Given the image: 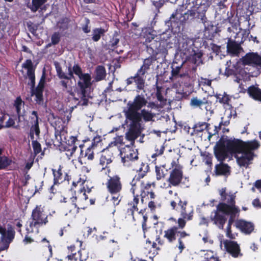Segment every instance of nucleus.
<instances>
[{"label":"nucleus","mask_w":261,"mask_h":261,"mask_svg":"<svg viewBox=\"0 0 261 261\" xmlns=\"http://www.w3.org/2000/svg\"><path fill=\"white\" fill-rule=\"evenodd\" d=\"M147 102L144 96L138 95L132 103L128 104L129 107L126 114L127 118L131 121L129 130H141L144 129L143 121L140 119V113L138 111L145 106Z\"/></svg>","instance_id":"nucleus-1"},{"label":"nucleus","mask_w":261,"mask_h":261,"mask_svg":"<svg viewBox=\"0 0 261 261\" xmlns=\"http://www.w3.org/2000/svg\"><path fill=\"white\" fill-rule=\"evenodd\" d=\"M73 71L79 78L77 85L81 89L80 91L77 92L79 100L77 104L86 106L88 103V99L86 96V89L91 85V77L88 73H83L81 68L77 65H74L73 66Z\"/></svg>","instance_id":"nucleus-2"},{"label":"nucleus","mask_w":261,"mask_h":261,"mask_svg":"<svg viewBox=\"0 0 261 261\" xmlns=\"http://www.w3.org/2000/svg\"><path fill=\"white\" fill-rule=\"evenodd\" d=\"M55 136L59 143H65L60 146V150L67 152L66 155L68 157L72 156L77 148L75 145V142L78 141L77 137L68 136V132H55Z\"/></svg>","instance_id":"nucleus-3"},{"label":"nucleus","mask_w":261,"mask_h":261,"mask_svg":"<svg viewBox=\"0 0 261 261\" xmlns=\"http://www.w3.org/2000/svg\"><path fill=\"white\" fill-rule=\"evenodd\" d=\"M219 194L221 196L220 200L222 201L218 204V208L222 212H232L240 210L239 207L236 205V197L234 193H226V188H223L219 190Z\"/></svg>","instance_id":"nucleus-4"},{"label":"nucleus","mask_w":261,"mask_h":261,"mask_svg":"<svg viewBox=\"0 0 261 261\" xmlns=\"http://www.w3.org/2000/svg\"><path fill=\"white\" fill-rule=\"evenodd\" d=\"M50 217L51 215H47L43 206L41 205H36L32 212V221L30 222V227L33 229L45 225L48 223V219Z\"/></svg>","instance_id":"nucleus-5"},{"label":"nucleus","mask_w":261,"mask_h":261,"mask_svg":"<svg viewBox=\"0 0 261 261\" xmlns=\"http://www.w3.org/2000/svg\"><path fill=\"white\" fill-rule=\"evenodd\" d=\"M164 233V238L166 239L169 243L174 242L176 240L177 237H178V245L177 247L179 250L180 253H181L183 250L185 248L182 239L187 237L190 236V234L188 233L185 231L177 230V228L175 226H173L168 228L167 230H165Z\"/></svg>","instance_id":"nucleus-6"},{"label":"nucleus","mask_w":261,"mask_h":261,"mask_svg":"<svg viewBox=\"0 0 261 261\" xmlns=\"http://www.w3.org/2000/svg\"><path fill=\"white\" fill-rule=\"evenodd\" d=\"M120 155L123 165L127 167L132 166L139 160L138 150L133 145H127L120 149Z\"/></svg>","instance_id":"nucleus-7"},{"label":"nucleus","mask_w":261,"mask_h":261,"mask_svg":"<svg viewBox=\"0 0 261 261\" xmlns=\"http://www.w3.org/2000/svg\"><path fill=\"white\" fill-rule=\"evenodd\" d=\"M86 189L85 187L81 188L77 195L72 196L70 198L71 205L70 207L68 208L69 213L79 212L80 209H85L88 205L87 200L88 199V195L86 193Z\"/></svg>","instance_id":"nucleus-8"},{"label":"nucleus","mask_w":261,"mask_h":261,"mask_svg":"<svg viewBox=\"0 0 261 261\" xmlns=\"http://www.w3.org/2000/svg\"><path fill=\"white\" fill-rule=\"evenodd\" d=\"M106 186L107 191L110 194H118L123 190V184L121 176L115 174L108 176Z\"/></svg>","instance_id":"nucleus-9"},{"label":"nucleus","mask_w":261,"mask_h":261,"mask_svg":"<svg viewBox=\"0 0 261 261\" xmlns=\"http://www.w3.org/2000/svg\"><path fill=\"white\" fill-rule=\"evenodd\" d=\"M154 182H148L145 184L142 182L141 184L140 198L141 202L143 204L149 199H153L155 198L156 195L154 192L155 188Z\"/></svg>","instance_id":"nucleus-10"},{"label":"nucleus","mask_w":261,"mask_h":261,"mask_svg":"<svg viewBox=\"0 0 261 261\" xmlns=\"http://www.w3.org/2000/svg\"><path fill=\"white\" fill-rule=\"evenodd\" d=\"M182 166L180 165H176L170 172L167 181L169 183V187H178L180 184H184L182 182L183 178Z\"/></svg>","instance_id":"nucleus-11"},{"label":"nucleus","mask_w":261,"mask_h":261,"mask_svg":"<svg viewBox=\"0 0 261 261\" xmlns=\"http://www.w3.org/2000/svg\"><path fill=\"white\" fill-rule=\"evenodd\" d=\"M214 153L218 161L223 162L230 154L226 142L223 140L218 141L214 148Z\"/></svg>","instance_id":"nucleus-12"},{"label":"nucleus","mask_w":261,"mask_h":261,"mask_svg":"<svg viewBox=\"0 0 261 261\" xmlns=\"http://www.w3.org/2000/svg\"><path fill=\"white\" fill-rule=\"evenodd\" d=\"M140 166L138 169H136L137 174H136L133 178L132 182V188H130V192L133 195V192L135 194H138L136 192L137 186L136 185V182L140 180L141 179L143 178L146 174L148 171V166L145 165L142 161H139Z\"/></svg>","instance_id":"nucleus-13"},{"label":"nucleus","mask_w":261,"mask_h":261,"mask_svg":"<svg viewBox=\"0 0 261 261\" xmlns=\"http://www.w3.org/2000/svg\"><path fill=\"white\" fill-rule=\"evenodd\" d=\"M224 245L226 251L233 257L237 258L243 256L240 245L236 241L226 240L224 242Z\"/></svg>","instance_id":"nucleus-14"},{"label":"nucleus","mask_w":261,"mask_h":261,"mask_svg":"<svg viewBox=\"0 0 261 261\" xmlns=\"http://www.w3.org/2000/svg\"><path fill=\"white\" fill-rule=\"evenodd\" d=\"M177 204L179 208V212L181 217L186 218V220L188 221L192 220L193 219L194 214V210L193 207H188V201L186 200L182 201L180 198H179Z\"/></svg>","instance_id":"nucleus-15"},{"label":"nucleus","mask_w":261,"mask_h":261,"mask_svg":"<svg viewBox=\"0 0 261 261\" xmlns=\"http://www.w3.org/2000/svg\"><path fill=\"white\" fill-rule=\"evenodd\" d=\"M217 209L212 213L211 219L214 224L217 225L220 229H223L224 225L227 221L226 215L222 213V212L219 210L218 205Z\"/></svg>","instance_id":"nucleus-16"},{"label":"nucleus","mask_w":261,"mask_h":261,"mask_svg":"<svg viewBox=\"0 0 261 261\" xmlns=\"http://www.w3.org/2000/svg\"><path fill=\"white\" fill-rule=\"evenodd\" d=\"M114 159V153L112 149L107 147L103 149L99 159V164L102 166V169L108 168V165L111 164Z\"/></svg>","instance_id":"nucleus-17"},{"label":"nucleus","mask_w":261,"mask_h":261,"mask_svg":"<svg viewBox=\"0 0 261 261\" xmlns=\"http://www.w3.org/2000/svg\"><path fill=\"white\" fill-rule=\"evenodd\" d=\"M242 62L245 65H249L252 66H261V57L257 53H249L243 58Z\"/></svg>","instance_id":"nucleus-18"},{"label":"nucleus","mask_w":261,"mask_h":261,"mask_svg":"<svg viewBox=\"0 0 261 261\" xmlns=\"http://www.w3.org/2000/svg\"><path fill=\"white\" fill-rule=\"evenodd\" d=\"M230 154L243 152V141L239 139L226 141Z\"/></svg>","instance_id":"nucleus-19"},{"label":"nucleus","mask_w":261,"mask_h":261,"mask_svg":"<svg viewBox=\"0 0 261 261\" xmlns=\"http://www.w3.org/2000/svg\"><path fill=\"white\" fill-rule=\"evenodd\" d=\"M235 226L242 232L246 234H250L254 229V225L252 222L243 219L237 220Z\"/></svg>","instance_id":"nucleus-20"},{"label":"nucleus","mask_w":261,"mask_h":261,"mask_svg":"<svg viewBox=\"0 0 261 261\" xmlns=\"http://www.w3.org/2000/svg\"><path fill=\"white\" fill-rule=\"evenodd\" d=\"M133 200L128 203V205L130 206L129 208H128L126 211L127 216H130L133 219H135L134 213L135 211H138L139 208L138 207V204H139L140 194H135L133 192Z\"/></svg>","instance_id":"nucleus-21"},{"label":"nucleus","mask_w":261,"mask_h":261,"mask_svg":"<svg viewBox=\"0 0 261 261\" xmlns=\"http://www.w3.org/2000/svg\"><path fill=\"white\" fill-rule=\"evenodd\" d=\"M241 156H235L238 164L241 167H247L250 164V162L253 159L254 153L242 152Z\"/></svg>","instance_id":"nucleus-22"},{"label":"nucleus","mask_w":261,"mask_h":261,"mask_svg":"<svg viewBox=\"0 0 261 261\" xmlns=\"http://www.w3.org/2000/svg\"><path fill=\"white\" fill-rule=\"evenodd\" d=\"M215 174L216 176H228L230 174V167L228 164L220 162L215 167Z\"/></svg>","instance_id":"nucleus-23"},{"label":"nucleus","mask_w":261,"mask_h":261,"mask_svg":"<svg viewBox=\"0 0 261 261\" xmlns=\"http://www.w3.org/2000/svg\"><path fill=\"white\" fill-rule=\"evenodd\" d=\"M22 68L27 70V76L31 81V84L32 87L35 85L34 69L33 63L31 60H27L22 65Z\"/></svg>","instance_id":"nucleus-24"},{"label":"nucleus","mask_w":261,"mask_h":261,"mask_svg":"<svg viewBox=\"0 0 261 261\" xmlns=\"http://www.w3.org/2000/svg\"><path fill=\"white\" fill-rule=\"evenodd\" d=\"M259 146L260 144L256 140L243 141V152L254 153V150L257 149Z\"/></svg>","instance_id":"nucleus-25"},{"label":"nucleus","mask_w":261,"mask_h":261,"mask_svg":"<svg viewBox=\"0 0 261 261\" xmlns=\"http://www.w3.org/2000/svg\"><path fill=\"white\" fill-rule=\"evenodd\" d=\"M81 149V155L82 157L87 158L89 161H92L94 158V148L91 147L90 146L88 147L85 150H84L85 147L84 144L79 145Z\"/></svg>","instance_id":"nucleus-26"},{"label":"nucleus","mask_w":261,"mask_h":261,"mask_svg":"<svg viewBox=\"0 0 261 261\" xmlns=\"http://www.w3.org/2000/svg\"><path fill=\"white\" fill-rule=\"evenodd\" d=\"M56 68L57 75L60 79L70 80L73 77V67L72 68L70 66L68 67V73H64L62 71L61 66L58 63L56 64Z\"/></svg>","instance_id":"nucleus-27"},{"label":"nucleus","mask_w":261,"mask_h":261,"mask_svg":"<svg viewBox=\"0 0 261 261\" xmlns=\"http://www.w3.org/2000/svg\"><path fill=\"white\" fill-rule=\"evenodd\" d=\"M227 50L232 56H238L241 51L239 44L234 41H229L227 44Z\"/></svg>","instance_id":"nucleus-28"},{"label":"nucleus","mask_w":261,"mask_h":261,"mask_svg":"<svg viewBox=\"0 0 261 261\" xmlns=\"http://www.w3.org/2000/svg\"><path fill=\"white\" fill-rule=\"evenodd\" d=\"M155 172L156 174V178L158 180L163 178L167 174L168 170L166 168V164L162 165H156L155 166Z\"/></svg>","instance_id":"nucleus-29"},{"label":"nucleus","mask_w":261,"mask_h":261,"mask_svg":"<svg viewBox=\"0 0 261 261\" xmlns=\"http://www.w3.org/2000/svg\"><path fill=\"white\" fill-rule=\"evenodd\" d=\"M207 104V100L203 98L202 99L198 98L197 97H193L190 100V105L194 108H199L201 109V107L204 105Z\"/></svg>","instance_id":"nucleus-30"},{"label":"nucleus","mask_w":261,"mask_h":261,"mask_svg":"<svg viewBox=\"0 0 261 261\" xmlns=\"http://www.w3.org/2000/svg\"><path fill=\"white\" fill-rule=\"evenodd\" d=\"M91 140L92 142L90 146H91V147L94 148V149H96L97 147L98 146L99 144L101 143L102 137L101 136L96 135L93 136L92 137H87L85 138L83 140V142L84 143H85L88 141H90Z\"/></svg>","instance_id":"nucleus-31"},{"label":"nucleus","mask_w":261,"mask_h":261,"mask_svg":"<svg viewBox=\"0 0 261 261\" xmlns=\"http://www.w3.org/2000/svg\"><path fill=\"white\" fill-rule=\"evenodd\" d=\"M52 171L54 175V185H57L62 183L65 180L63 178V173L61 166L59 167L57 170L53 169Z\"/></svg>","instance_id":"nucleus-32"},{"label":"nucleus","mask_w":261,"mask_h":261,"mask_svg":"<svg viewBox=\"0 0 261 261\" xmlns=\"http://www.w3.org/2000/svg\"><path fill=\"white\" fill-rule=\"evenodd\" d=\"M248 92L250 96L256 100L261 101V90L254 86L250 87Z\"/></svg>","instance_id":"nucleus-33"},{"label":"nucleus","mask_w":261,"mask_h":261,"mask_svg":"<svg viewBox=\"0 0 261 261\" xmlns=\"http://www.w3.org/2000/svg\"><path fill=\"white\" fill-rule=\"evenodd\" d=\"M140 119L142 120V118L145 121H152L155 116V114L146 109L142 110L140 113Z\"/></svg>","instance_id":"nucleus-34"},{"label":"nucleus","mask_w":261,"mask_h":261,"mask_svg":"<svg viewBox=\"0 0 261 261\" xmlns=\"http://www.w3.org/2000/svg\"><path fill=\"white\" fill-rule=\"evenodd\" d=\"M152 63V59L148 58L144 60L143 64L140 69L138 70L139 74H145L147 70L149 69L150 66Z\"/></svg>","instance_id":"nucleus-35"},{"label":"nucleus","mask_w":261,"mask_h":261,"mask_svg":"<svg viewBox=\"0 0 261 261\" xmlns=\"http://www.w3.org/2000/svg\"><path fill=\"white\" fill-rule=\"evenodd\" d=\"M141 132H126L125 138L128 141H130V144L129 145L134 146L135 140L138 139L139 133Z\"/></svg>","instance_id":"nucleus-36"},{"label":"nucleus","mask_w":261,"mask_h":261,"mask_svg":"<svg viewBox=\"0 0 261 261\" xmlns=\"http://www.w3.org/2000/svg\"><path fill=\"white\" fill-rule=\"evenodd\" d=\"M144 75V74H139V71H137L135 75V82L137 85V88L140 90L143 89L144 86L145 79Z\"/></svg>","instance_id":"nucleus-37"},{"label":"nucleus","mask_w":261,"mask_h":261,"mask_svg":"<svg viewBox=\"0 0 261 261\" xmlns=\"http://www.w3.org/2000/svg\"><path fill=\"white\" fill-rule=\"evenodd\" d=\"M6 242L8 243H10L15 237V232L14 231V228L12 226L10 225H8V229L7 232H6Z\"/></svg>","instance_id":"nucleus-38"},{"label":"nucleus","mask_w":261,"mask_h":261,"mask_svg":"<svg viewBox=\"0 0 261 261\" xmlns=\"http://www.w3.org/2000/svg\"><path fill=\"white\" fill-rule=\"evenodd\" d=\"M95 80L96 81H101L103 79L106 75L105 68L101 66H98L96 67Z\"/></svg>","instance_id":"nucleus-39"},{"label":"nucleus","mask_w":261,"mask_h":261,"mask_svg":"<svg viewBox=\"0 0 261 261\" xmlns=\"http://www.w3.org/2000/svg\"><path fill=\"white\" fill-rule=\"evenodd\" d=\"M23 106L24 103L21 99L19 97L17 98L15 101L14 107L16 109L19 119H20V116L23 114V110L21 112V109L23 108Z\"/></svg>","instance_id":"nucleus-40"},{"label":"nucleus","mask_w":261,"mask_h":261,"mask_svg":"<svg viewBox=\"0 0 261 261\" xmlns=\"http://www.w3.org/2000/svg\"><path fill=\"white\" fill-rule=\"evenodd\" d=\"M240 212V210H238L237 212L232 211V212H230L229 211H227V212H222V213L225 214L226 215L229 216L227 227L231 228V225L235 221L237 214L239 215Z\"/></svg>","instance_id":"nucleus-41"},{"label":"nucleus","mask_w":261,"mask_h":261,"mask_svg":"<svg viewBox=\"0 0 261 261\" xmlns=\"http://www.w3.org/2000/svg\"><path fill=\"white\" fill-rule=\"evenodd\" d=\"M12 163V161L9 159L7 156H0V170L5 169L10 166Z\"/></svg>","instance_id":"nucleus-42"},{"label":"nucleus","mask_w":261,"mask_h":261,"mask_svg":"<svg viewBox=\"0 0 261 261\" xmlns=\"http://www.w3.org/2000/svg\"><path fill=\"white\" fill-rule=\"evenodd\" d=\"M123 136H117L114 138L113 140L111 141L107 146L110 149H112V147L116 146L118 145H121L123 144Z\"/></svg>","instance_id":"nucleus-43"},{"label":"nucleus","mask_w":261,"mask_h":261,"mask_svg":"<svg viewBox=\"0 0 261 261\" xmlns=\"http://www.w3.org/2000/svg\"><path fill=\"white\" fill-rule=\"evenodd\" d=\"M32 130H39L38 116L36 111H33L31 116Z\"/></svg>","instance_id":"nucleus-44"},{"label":"nucleus","mask_w":261,"mask_h":261,"mask_svg":"<svg viewBox=\"0 0 261 261\" xmlns=\"http://www.w3.org/2000/svg\"><path fill=\"white\" fill-rule=\"evenodd\" d=\"M42 92L43 87H38L35 90L32 92V95H35L36 101L37 102L40 103L42 100Z\"/></svg>","instance_id":"nucleus-45"},{"label":"nucleus","mask_w":261,"mask_h":261,"mask_svg":"<svg viewBox=\"0 0 261 261\" xmlns=\"http://www.w3.org/2000/svg\"><path fill=\"white\" fill-rule=\"evenodd\" d=\"M164 150L165 147L164 145H161L160 146L156 145L155 146V152L151 155V158L154 159L153 161H156V158L157 156H160L163 154Z\"/></svg>","instance_id":"nucleus-46"},{"label":"nucleus","mask_w":261,"mask_h":261,"mask_svg":"<svg viewBox=\"0 0 261 261\" xmlns=\"http://www.w3.org/2000/svg\"><path fill=\"white\" fill-rule=\"evenodd\" d=\"M47 0H32V5L30 8L33 12H36Z\"/></svg>","instance_id":"nucleus-47"},{"label":"nucleus","mask_w":261,"mask_h":261,"mask_svg":"<svg viewBox=\"0 0 261 261\" xmlns=\"http://www.w3.org/2000/svg\"><path fill=\"white\" fill-rule=\"evenodd\" d=\"M205 12L206 9H205V7L202 8V7L198 8L196 12L197 14L196 17L200 19L203 23H204L206 20V18L205 15Z\"/></svg>","instance_id":"nucleus-48"},{"label":"nucleus","mask_w":261,"mask_h":261,"mask_svg":"<svg viewBox=\"0 0 261 261\" xmlns=\"http://www.w3.org/2000/svg\"><path fill=\"white\" fill-rule=\"evenodd\" d=\"M121 193L118 194H110L112 195L111 200L113 204L115 206L118 205L122 200L123 196L121 194Z\"/></svg>","instance_id":"nucleus-49"},{"label":"nucleus","mask_w":261,"mask_h":261,"mask_svg":"<svg viewBox=\"0 0 261 261\" xmlns=\"http://www.w3.org/2000/svg\"><path fill=\"white\" fill-rule=\"evenodd\" d=\"M105 32L103 29H96L93 30L92 39L94 41H97L100 38L101 35Z\"/></svg>","instance_id":"nucleus-50"},{"label":"nucleus","mask_w":261,"mask_h":261,"mask_svg":"<svg viewBox=\"0 0 261 261\" xmlns=\"http://www.w3.org/2000/svg\"><path fill=\"white\" fill-rule=\"evenodd\" d=\"M34 153L35 155L39 154L41 151L40 144L36 140H34L32 143Z\"/></svg>","instance_id":"nucleus-51"},{"label":"nucleus","mask_w":261,"mask_h":261,"mask_svg":"<svg viewBox=\"0 0 261 261\" xmlns=\"http://www.w3.org/2000/svg\"><path fill=\"white\" fill-rule=\"evenodd\" d=\"M146 134V140H153L155 137L159 138L161 137V133L162 132H147Z\"/></svg>","instance_id":"nucleus-52"},{"label":"nucleus","mask_w":261,"mask_h":261,"mask_svg":"<svg viewBox=\"0 0 261 261\" xmlns=\"http://www.w3.org/2000/svg\"><path fill=\"white\" fill-rule=\"evenodd\" d=\"M210 124L205 122H199L196 124L195 126V128L197 129L196 130H204L205 129H209L211 128L209 127Z\"/></svg>","instance_id":"nucleus-53"},{"label":"nucleus","mask_w":261,"mask_h":261,"mask_svg":"<svg viewBox=\"0 0 261 261\" xmlns=\"http://www.w3.org/2000/svg\"><path fill=\"white\" fill-rule=\"evenodd\" d=\"M187 221L186 218H184L182 217L179 218L177 220L178 225L175 226L177 227V230H179L180 229H184L186 226Z\"/></svg>","instance_id":"nucleus-54"},{"label":"nucleus","mask_w":261,"mask_h":261,"mask_svg":"<svg viewBox=\"0 0 261 261\" xmlns=\"http://www.w3.org/2000/svg\"><path fill=\"white\" fill-rule=\"evenodd\" d=\"M61 84L62 85V86L63 87L64 89H63V90H67L68 91V92H69L70 94L73 96L74 99L77 101L79 100V98H77V97H75V95L74 94H73V92H72L71 91H69L68 90V89H69V85L68 84V82H66L65 81H62L61 82Z\"/></svg>","instance_id":"nucleus-55"},{"label":"nucleus","mask_w":261,"mask_h":261,"mask_svg":"<svg viewBox=\"0 0 261 261\" xmlns=\"http://www.w3.org/2000/svg\"><path fill=\"white\" fill-rule=\"evenodd\" d=\"M202 54L201 52L195 53L193 55V59L195 60V63L199 64L201 62V58L202 57Z\"/></svg>","instance_id":"nucleus-56"},{"label":"nucleus","mask_w":261,"mask_h":261,"mask_svg":"<svg viewBox=\"0 0 261 261\" xmlns=\"http://www.w3.org/2000/svg\"><path fill=\"white\" fill-rule=\"evenodd\" d=\"M60 36L59 33H55L51 36V42L54 44H57L60 41Z\"/></svg>","instance_id":"nucleus-57"},{"label":"nucleus","mask_w":261,"mask_h":261,"mask_svg":"<svg viewBox=\"0 0 261 261\" xmlns=\"http://www.w3.org/2000/svg\"><path fill=\"white\" fill-rule=\"evenodd\" d=\"M146 134H142V132L139 133V136H138V139H137V141L141 143H143L146 141H150V140H146Z\"/></svg>","instance_id":"nucleus-58"},{"label":"nucleus","mask_w":261,"mask_h":261,"mask_svg":"<svg viewBox=\"0 0 261 261\" xmlns=\"http://www.w3.org/2000/svg\"><path fill=\"white\" fill-rule=\"evenodd\" d=\"M143 221L142 222V228L144 231V232H145V231L147 230V225L146 223L148 219L147 216L145 214V215H143Z\"/></svg>","instance_id":"nucleus-59"},{"label":"nucleus","mask_w":261,"mask_h":261,"mask_svg":"<svg viewBox=\"0 0 261 261\" xmlns=\"http://www.w3.org/2000/svg\"><path fill=\"white\" fill-rule=\"evenodd\" d=\"M227 237L230 238V239H234L235 236L232 233L231 228L227 227L226 228V234Z\"/></svg>","instance_id":"nucleus-60"},{"label":"nucleus","mask_w":261,"mask_h":261,"mask_svg":"<svg viewBox=\"0 0 261 261\" xmlns=\"http://www.w3.org/2000/svg\"><path fill=\"white\" fill-rule=\"evenodd\" d=\"M14 123H14V120L11 118H9V120L6 122V127H13L14 128H16L15 127L13 126L14 125Z\"/></svg>","instance_id":"nucleus-61"},{"label":"nucleus","mask_w":261,"mask_h":261,"mask_svg":"<svg viewBox=\"0 0 261 261\" xmlns=\"http://www.w3.org/2000/svg\"><path fill=\"white\" fill-rule=\"evenodd\" d=\"M148 206L151 211H155L156 208L155 203L153 200H151L148 202Z\"/></svg>","instance_id":"nucleus-62"},{"label":"nucleus","mask_w":261,"mask_h":261,"mask_svg":"<svg viewBox=\"0 0 261 261\" xmlns=\"http://www.w3.org/2000/svg\"><path fill=\"white\" fill-rule=\"evenodd\" d=\"M155 241L159 246H163L165 244L164 240L162 239L159 235H157L155 238Z\"/></svg>","instance_id":"nucleus-63"},{"label":"nucleus","mask_w":261,"mask_h":261,"mask_svg":"<svg viewBox=\"0 0 261 261\" xmlns=\"http://www.w3.org/2000/svg\"><path fill=\"white\" fill-rule=\"evenodd\" d=\"M204 106H205V109L207 112H208L211 115L214 113V111L213 110L211 109L210 103L208 101L207 104L204 105Z\"/></svg>","instance_id":"nucleus-64"}]
</instances>
